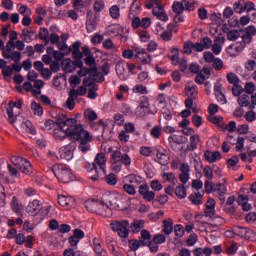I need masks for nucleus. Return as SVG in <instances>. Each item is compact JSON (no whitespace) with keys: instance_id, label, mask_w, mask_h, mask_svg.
I'll return each instance as SVG.
<instances>
[{"instance_id":"1","label":"nucleus","mask_w":256,"mask_h":256,"mask_svg":"<svg viewBox=\"0 0 256 256\" xmlns=\"http://www.w3.org/2000/svg\"><path fill=\"white\" fill-rule=\"evenodd\" d=\"M52 135L56 141H63L67 138L70 141H80L78 148L82 153H87L91 149L89 143L93 141V136L85 129H54Z\"/></svg>"},{"instance_id":"2","label":"nucleus","mask_w":256,"mask_h":256,"mask_svg":"<svg viewBox=\"0 0 256 256\" xmlns=\"http://www.w3.org/2000/svg\"><path fill=\"white\" fill-rule=\"evenodd\" d=\"M85 207L90 213H96V215H100L101 217L109 218L113 215V211L109 205L105 204L103 201L87 200Z\"/></svg>"},{"instance_id":"3","label":"nucleus","mask_w":256,"mask_h":256,"mask_svg":"<svg viewBox=\"0 0 256 256\" xmlns=\"http://www.w3.org/2000/svg\"><path fill=\"white\" fill-rule=\"evenodd\" d=\"M107 164V158L104 153H98L92 164H88L86 169L89 173L95 171L96 175L92 176V181H98L101 175L105 174V165Z\"/></svg>"},{"instance_id":"4","label":"nucleus","mask_w":256,"mask_h":256,"mask_svg":"<svg viewBox=\"0 0 256 256\" xmlns=\"http://www.w3.org/2000/svg\"><path fill=\"white\" fill-rule=\"evenodd\" d=\"M145 8L152 9V15H154V17L159 21H163L164 23L169 21V15H167V12L165 11L163 0H148Z\"/></svg>"},{"instance_id":"5","label":"nucleus","mask_w":256,"mask_h":256,"mask_svg":"<svg viewBox=\"0 0 256 256\" xmlns=\"http://www.w3.org/2000/svg\"><path fill=\"white\" fill-rule=\"evenodd\" d=\"M52 171L61 183H71L73 181V173L65 165H54Z\"/></svg>"},{"instance_id":"6","label":"nucleus","mask_w":256,"mask_h":256,"mask_svg":"<svg viewBox=\"0 0 256 256\" xmlns=\"http://www.w3.org/2000/svg\"><path fill=\"white\" fill-rule=\"evenodd\" d=\"M11 162L24 175H33V166L31 165V162H29L27 159L19 156H13L11 158Z\"/></svg>"},{"instance_id":"7","label":"nucleus","mask_w":256,"mask_h":256,"mask_svg":"<svg viewBox=\"0 0 256 256\" xmlns=\"http://www.w3.org/2000/svg\"><path fill=\"white\" fill-rule=\"evenodd\" d=\"M15 49V42L8 41L6 45L4 44V50L2 51V57L4 59H11V61L19 62L23 59L21 52L13 51Z\"/></svg>"},{"instance_id":"8","label":"nucleus","mask_w":256,"mask_h":256,"mask_svg":"<svg viewBox=\"0 0 256 256\" xmlns=\"http://www.w3.org/2000/svg\"><path fill=\"white\" fill-rule=\"evenodd\" d=\"M136 117H147V115H157V106L149 104V102H142L135 110Z\"/></svg>"},{"instance_id":"9","label":"nucleus","mask_w":256,"mask_h":256,"mask_svg":"<svg viewBox=\"0 0 256 256\" xmlns=\"http://www.w3.org/2000/svg\"><path fill=\"white\" fill-rule=\"evenodd\" d=\"M110 227L112 231L118 233L119 237H122L123 239L129 237V221H114L110 224Z\"/></svg>"},{"instance_id":"10","label":"nucleus","mask_w":256,"mask_h":256,"mask_svg":"<svg viewBox=\"0 0 256 256\" xmlns=\"http://www.w3.org/2000/svg\"><path fill=\"white\" fill-rule=\"evenodd\" d=\"M56 125L59 129H83V126H77V120L74 118H67V115H62L56 120Z\"/></svg>"},{"instance_id":"11","label":"nucleus","mask_w":256,"mask_h":256,"mask_svg":"<svg viewBox=\"0 0 256 256\" xmlns=\"http://www.w3.org/2000/svg\"><path fill=\"white\" fill-rule=\"evenodd\" d=\"M134 57L138 63L142 65H148L151 62V54L145 50V48H135Z\"/></svg>"},{"instance_id":"12","label":"nucleus","mask_w":256,"mask_h":256,"mask_svg":"<svg viewBox=\"0 0 256 256\" xmlns=\"http://www.w3.org/2000/svg\"><path fill=\"white\" fill-rule=\"evenodd\" d=\"M114 120V121H113ZM113 120H100L98 121V127H107L108 124H111L112 127H115V125H117L118 127H123V125H125V118L123 117V115L116 113L113 117Z\"/></svg>"},{"instance_id":"13","label":"nucleus","mask_w":256,"mask_h":256,"mask_svg":"<svg viewBox=\"0 0 256 256\" xmlns=\"http://www.w3.org/2000/svg\"><path fill=\"white\" fill-rule=\"evenodd\" d=\"M91 73L93 75V80L94 81H105V78H103V74L97 72V68L94 67L92 69L85 68L83 66L80 67V70L78 71V76L79 77H87Z\"/></svg>"},{"instance_id":"14","label":"nucleus","mask_w":256,"mask_h":256,"mask_svg":"<svg viewBox=\"0 0 256 256\" xmlns=\"http://www.w3.org/2000/svg\"><path fill=\"white\" fill-rule=\"evenodd\" d=\"M245 47H247V44L242 40L228 46L226 48V52L228 53V55H230V57H237L238 55H241Z\"/></svg>"},{"instance_id":"15","label":"nucleus","mask_w":256,"mask_h":256,"mask_svg":"<svg viewBox=\"0 0 256 256\" xmlns=\"http://www.w3.org/2000/svg\"><path fill=\"white\" fill-rule=\"evenodd\" d=\"M97 29V14L93 10H88L86 14L87 33H93Z\"/></svg>"},{"instance_id":"16","label":"nucleus","mask_w":256,"mask_h":256,"mask_svg":"<svg viewBox=\"0 0 256 256\" xmlns=\"http://www.w3.org/2000/svg\"><path fill=\"white\" fill-rule=\"evenodd\" d=\"M141 2L139 0H134L130 5V9L128 12V19L130 21H135V19H139V15H141Z\"/></svg>"},{"instance_id":"17","label":"nucleus","mask_w":256,"mask_h":256,"mask_svg":"<svg viewBox=\"0 0 256 256\" xmlns=\"http://www.w3.org/2000/svg\"><path fill=\"white\" fill-rule=\"evenodd\" d=\"M61 66L65 73H73L76 67H83V61L74 62L70 58H66L62 60Z\"/></svg>"},{"instance_id":"18","label":"nucleus","mask_w":256,"mask_h":256,"mask_svg":"<svg viewBox=\"0 0 256 256\" xmlns=\"http://www.w3.org/2000/svg\"><path fill=\"white\" fill-rule=\"evenodd\" d=\"M75 151V146L73 144H68L63 146L59 150L60 159L64 161H71L73 159V152Z\"/></svg>"},{"instance_id":"19","label":"nucleus","mask_w":256,"mask_h":256,"mask_svg":"<svg viewBox=\"0 0 256 256\" xmlns=\"http://www.w3.org/2000/svg\"><path fill=\"white\" fill-rule=\"evenodd\" d=\"M131 27L132 29H149V27H151V18H135V20L131 22Z\"/></svg>"},{"instance_id":"20","label":"nucleus","mask_w":256,"mask_h":256,"mask_svg":"<svg viewBox=\"0 0 256 256\" xmlns=\"http://www.w3.org/2000/svg\"><path fill=\"white\" fill-rule=\"evenodd\" d=\"M255 35H256V27L253 25H250L244 29V33L241 39L242 41H244L246 45H249V43L253 41V37H255Z\"/></svg>"},{"instance_id":"21","label":"nucleus","mask_w":256,"mask_h":256,"mask_svg":"<svg viewBox=\"0 0 256 256\" xmlns=\"http://www.w3.org/2000/svg\"><path fill=\"white\" fill-rule=\"evenodd\" d=\"M116 75L120 81H127L129 79V73H127V68H125V62H118L116 64Z\"/></svg>"},{"instance_id":"22","label":"nucleus","mask_w":256,"mask_h":256,"mask_svg":"<svg viewBox=\"0 0 256 256\" xmlns=\"http://www.w3.org/2000/svg\"><path fill=\"white\" fill-rule=\"evenodd\" d=\"M156 157L160 165H169V161H171V158L167 155V150L163 148L156 149Z\"/></svg>"},{"instance_id":"23","label":"nucleus","mask_w":256,"mask_h":256,"mask_svg":"<svg viewBox=\"0 0 256 256\" xmlns=\"http://www.w3.org/2000/svg\"><path fill=\"white\" fill-rule=\"evenodd\" d=\"M39 211H41V204L39 203V200H33L26 207V213L32 217H35Z\"/></svg>"},{"instance_id":"24","label":"nucleus","mask_w":256,"mask_h":256,"mask_svg":"<svg viewBox=\"0 0 256 256\" xmlns=\"http://www.w3.org/2000/svg\"><path fill=\"white\" fill-rule=\"evenodd\" d=\"M209 75H211V70L209 68H203L195 78V82L198 85H203L205 83L206 79H209Z\"/></svg>"},{"instance_id":"25","label":"nucleus","mask_w":256,"mask_h":256,"mask_svg":"<svg viewBox=\"0 0 256 256\" xmlns=\"http://www.w3.org/2000/svg\"><path fill=\"white\" fill-rule=\"evenodd\" d=\"M185 93H186L187 97L196 99L197 98V85H195L193 82H188L185 86Z\"/></svg>"},{"instance_id":"26","label":"nucleus","mask_w":256,"mask_h":256,"mask_svg":"<svg viewBox=\"0 0 256 256\" xmlns=\"http://www.w3.org/2000/svg\"><path fill=\"white\" fill-rule=\"evenodd\" d=\"M82 51H83L84 55H86V58L84 59L85 64L88 67H93V65H95V57H93V55H91V51H89V47L84 46L82 48Z\"/></svg>"},{"instance_id":"27","label":"nucleus","mask_w":256,"mask_h":256,"mask_svg":"<svg viewBox=\"0 0 256 256\" xmlns=\"http://www.w3.org/2000/svg\"><path fill=\"white\" fill-rule=\"evenodd\" d=\"M204 157H205L206 161H208V163H215V161H219V159H221V152L206 151L204 153Z\"/></svg>"},{"instance_id":"28","label":"nucleus","mask_w":256,"mask_h":256,"mask_svg":"<svg viewBox=\"0 0 256 256\" xmlns=\"http://www.w3.org/2000/svg\"><path fill=\"white\" fill-rule=\"evenodd\" d=\"M10 205L12 211H14V213H16L17 215H21V213H23V204L19 202V199L16 196L12 198Z\"/></svg>"},{"instance_id":"29","label":"nucleus","mask_w":256,"mask_h":256,"mask_svg":"<svg viewBox=\"0 0 256 256\" xmlns=\"http://www.w3.org/2000/svg\"><path fill=\"white\" fill-rule=\"evenodd\" d=\"M105 11V1L104 0H95L93 3V13L96 17L99 13Z\"/></svg>"},{"instance_id":"30","label":"nucleus","mask_w":256,"mask_h":256,"mask_svg":"<svg viewBox=\"0 0 256 256\" xmlns=\"http://www.w3.org/2000/svg\"><path fill=\"white\" fill-rule=\"evenodd\" d=\"M109 15L112 19L118 21V19H121V8L118 5H112L109 8Z\"/></svg>"},{"instance_id":"31","label":"nucleus","mask_w":256,"mask_h":256,"mask_svg":"<svg viewBox=\"0 0 256 256\" xmlns=\"http://www.w3.org/2000/svg\"><path fill=\"white\" fill-rule=\"evenodd\" d=\"M162 233L164 235H171L173 233V221L171 219L163 220Z\"/></svg>"},{"instance_id":"32","label":"nucleus","mask_w":256,"mask_h":256,"mask_svg":"<svg viewBox=\"0 0 256 256\" xmlns=\"http://www.w3.org/2000/svg\"><path fill=\"white\" fill-rule=\"evenodd\" d=\"M188 199L189 201H191L193 205H201V203H203V193L201 192L192 193L188 197Z\"/></svg>"},{"instance_id":"33","label":"nucleus","mask_w":256,"mask_h":256,"mask_svg":"<svg viewBox=\"0 0 256 256\" xmlns=\"http://www.w3.org/2000/svg\"><path fill=\"white\" fill-rule=\"evenodd\" d=\"M234 233L238 236V237H242L244 239H247V237H249V229H247L246 227H241V226H235L233 228Z\"/></svg>"},{"instance_id":"34","label":"nucleus","mask_w":256,"mask_h":256,"mask_svg":"<svg viewBox=\"0 0 256 256\" xmlns=\"http://www.w3.org/2000/svg\"><path fill=\"white\" fill-rule=\"evenodd\" d=\"M162 179L164 181H168V183H171L173 185H177V183H179V180H177V177L173 172H164L162 174Z\"/></svg>"},{"instance_id":"35","label":"nucleus","mask_w":256,"mask_h":256,"mask_svg":"<svg viewBox=\"0 0 256 256\" xmlns=\"http://www.w3.org/2000/svg\"><path fill=\"white\" fill-rule=\"evenodd\" d=\"M174 193H175L176 197H178V199H185V197H187V189L185 188V186L183 184H179L175 188Z\"/></svg>"},{"instance_id":"36","label":"nucleus","mask_w":256,"mask_h":256,"mask_svg":"<svg viewBox=\"0 0 256 256\" xmlns=\"http://www.w3.org/2000/svg\"><path fill=\"white\" fill-rule=\"evenodd\" d=\"M139 240L142 242V247H146L151 242V233L148 230H142Z\"/></svg>"},{"instance_id":"37","label":"nucleus","mask_w":256,"mask_h":256,"mask_svg":"<svg viewBox=\"0 0 256 256\" xmlns=\"http://www.w3.org/2000/svg\"><path fill=\"white\" fill-rule=\"evenodd\" d=\"M75 92H69V96L66 100V108L69 109V111H73L75 109Z\"/></svg>"},{"instance_id":"38","label":"nucleus","mask_w":256,"mask_h":256,"mask_svg":"<svg viewBox=\"0 0 256 256\" xmlns=\"http://www.w3.org/2000/svg\"><path fill=\"white\" fill-rule=\"evenodd\" d=\"M135 129H125L120 131L118 134V139L121 141V143H127L129 141V133H133Z\"/></svg>"},{"instance_id":"39","label":"nucleus","mask_w":256,"mask_h":256,"mask_svg":"<svg viewBox=\"0 0 256 256\" xmlns=\"http://www.w3.org/2000/svg\"><path fill=\"white\" fill-rule=\"evenodd\" d=\"M136 33L142 43H147L151 39V34L147 30L138 29Z\"/></svg>"},{"instance_id":"40","label":"nucleus","mask_w":256,"mask_h":256,"mask_svg":"<svg viewBox=\"0 0 256 256\" xmlns=\"http://www.w3.org/2000/svg\"><path fill=\"white\" fill-rule=\"evenodd\" d=\"M210 227H221V225H225V218L221 216H215L212 218V221L208 223Z\"/></svg>"},{"instance_id":"41","label":"nucleus","mask_w":256,"mask_h":256,"mask_svg":"<svg viewBox=\"0 0 256 256\" xmlns=\"http://www.w3.org/2000/svg\"><path fill=\"white\" fill-rule=\"evenodd\" d=\"M238 104L240 107H249L251 104V98L247 94H243L238 97Z\"/></svg>"},{"instance_id":"42","label":"nucleus","mask_w":256,"mask_h":256,"mask_svg":"<svg viewBox=\"0 0 256 256\" xmlns=\"http://www.w3.org/2000/svg\"><path fill=\"white\" fill-rule=\"evenodd\" d=\"M33 95H41V89L45 87L43 80H34Z\"/></svg>"},{"instance_id":"43","label":"nucleus","mask_w":256,"mask_h":256,"mask_svg":"<svg viewBox=\"0 0 256 256\" xmlns=\"http://www.w3.org/2000/svg\"><path fill=\"white\" fill-rule=\"evenodd\" d=\"M199 141H201V137L199 135H192L190 137V147H188L189 151H195L197 149V145H199Z\"/></svg>"},{"instance_id":"44","label":"nucleus","mask_w":256,"mask_h":256,"mask_svg":"<svg viewBox=\"0 0 256 256\" xmlns=\"http://www.w3.org/2000/svg\"><path fill=\"white\" fill-rule=\"evenodd\" d=\"M72 6L75 9V11H78L79 13H83L85 9V1L83 0H72Z\"/></svg>"},{"instance_id":"45","label":"nucleus","mask_w":256,"mask_h":256,"mask_svg":"<svg viewBox=\"0 0 256 256\" xmlns=\"http://www.w3.org/2000/svg\"><path fill=\"white\" fill-rule=\"evenodd\" d=\"M122 156H123V154L119 150L112 152L111 158H110V163H112V165H117V163H120Z\"/></svg>"},{"instance_id":"46","label":"nucleus","mask_w":256,"mask_h":256,"mask_svg":"<svg viewBox=\"0 0 256 256\" xmlns=\"http://www.w3.org/2000/svg\"><path fill=\"white\" fill-rule=\"evenodd\" d=\"M235 13H245V0H239L233 4Z\"/></svg>"},{"instance_id":"47","label":"nucleus","mask_w":256,"mask_h":256,"mask_svg":"<svg viewBox=\"0 0 256 256\" xmlns=\"http://www.w3.org/2000/svg\"><path fill=\"white\" fill-rule=\"evenodd\" d=\"M17 11L20 13V15H23L24 17L27 15H32L31 9L27 5L18 4L17 5Z\"/></svg>"},{"instance_id":"48","label":"nucleus","mask_w":256,"mask_h":256,"mask_svg":"<svg viewBox=\"0 0 256 256\" xmlns=\"http://www.w3.org/2000/svg\"><path fill=\"white\" fill-rule=\"evenodd\" d=\"M97 91H99V86L97 84L90 86L88 90V99H97V97H99Z\"/></svg>"},{"instance_id":"49","label":"nucleus","mask_w":256,"mask_h":256,"mask_svg":"<svg viewBox=\"0 0 256 256\" xmlns=\"http://www.w3.org/2000/svg\"><path fill=\"white\" fill-rule=\"evenodd\" d=\"M93 243H94V251L96 255L105 256V253L103 252V247L101 246V242H99V239L94 238Z\"/></svg>"},{"instance_id":"50","label":"nucleus","mask_w":256,"mask_h":256,"mask_svg":"<svg viewBox=\"0 0 256 256\" xmlns=\"http://www.w3.org/2000/svg\"><path fill=\"white\" fill-rule=\"evenodd\" d=\"M108 201L112 209H119V198L115 194L108 196Z\"/></svg>"},{"instance_id":"51","label":"nucleus","mask_w":256,"mask_h":256,"mask_svg":"<svg viewBox=\"0 0 256 256\" xmlns=\"http://www.w3.org/2000/svg\"><path fill=\"white\" fill-rule=\"evenodd\" d=\"M31 109L34 115H37L38 117H41V115H43V107H41V104L37 102H32Z\"/></svg>"},{"instance_id":"52","label":"nucleus","mask_w":256,"mask_h":256,"mask_svg":"<svg viewBox=\"0 0 256 256\" xmlns=\"http://www.w3.org/2000/svg\"><path fill=\"white\" fill-rule=\"evenodd\" d=\"M144 225H145V222H143V220H136L131 224V229L133 233H139V231L143 229Z\"/></svg>"},{"instance_id":"53","label":"nucleus","mask_w":256,"mask_h":256,"mask_svg":"<svg viewBox=\"0 0 256 256\" xmlns=\"http://www.w3.org/2000/svg\"><path fill=\"white\" fill-rule=\"evenodd\" d=\"M226 79L228 81V83H230V85H237L239 84V76H237V74L230 72L226 75Z\"/></svg>"},{"instance_id":"54","label":"nucleus","mask_w":256,"mask_h":256,"mask_svg":"<svg viewBox=\"0 0 256 256\" xmlns=\"http://www.w3.org/2000/svg\"><path fill=\"white\" fill-rule=\"evenodd\" d=\"M208 121L210 123H213L216 127H219L221 123H223V117L222 116H215V114L209 115L208 116Z\"/></svg>"},{"instance_id":"55","label":"nucleus","mask_w":256,"mask_h":256,"mask_svg":"<svg viewBox=\"0 0 256 256\" xmlns=\"http://www.w3.org/2000/svg\"><path fill=\"white\" fill-rule=\"evenodd\" d=\"M104 181L105 183H107V185H111V186L117 185V181H118L117 175L110 173L105 176Z\"/></svg>"},{"instance_id":"56","label":"nucleus","mask_w":256,"mask_h":256,"mask_svg":"<svg viewBox=\"0 0 256 256\" xmlns=\"http://www.w3.org/2000/svg\"><path fill=\"white\" fill-rule=\"evenodd\" d=\"M244 91L247 95H253L256 91V85L253 82H246L244 85Z\"/></svg>"},{"instance_id":"57","label":"nucleus","mask_w":256,"mask_h":256,"mask_svg":"<svg viewBox=\"0 0 256 256\" xmlns=\"http://www.w3.org/2000/svg\"><path fill=\"white\" fill-rule=\"evenodd\" d=\"M174 234H175V237H177L178 239H181V237L185 235V227H183V225L181 224H176L174 226Z\"/></svg>"},{"instance_id":"58","label":"nucleus","mask_w":256,"mask_h":256,"mask_svg":"<svg viewBox=\"0 0 256 256\" xmlns=\"http://www.w3.org/2000/svg\"><path fill=\"white\" fill-rule=\"evenodd\" d=\"M49 30L47 28H40L39 39L44 41V43H49Z\"/></svg>"},{"instance_id":"59","label":"nucleus","mask_w":256,"mask_h":256,"mask_svg":"<svg viewBox=\"0 0 256 256\" xmlns=\"http://www.w3.org/2000/svg\"><path fill=\"white\" fill-rule=\"evenodd\" d=\"M238 37H241V32H239V30H230L227 32L228 41H237Z\"/></svg>"},{"instance_id":"60","label":"nucleus","mask_w":256,"mask_h":256,"mask_svg":"<svg viewBox=\"0 0 256 256\" xmlns=\"http://www.w3.org/2000/svg\"><path fill=\"white\" fill-rule=\"evenodd\" d=\"M133 93H140V95H147L149 91L147 90L146 86H143V84H137L133 87Z\"/></svg>"},{"instance_id":"61","label":"nucleus","mask_w":256,"mask_h":256,"mask_svg":"<svg viewBox=\"0 0 256 256\" xmlns=\"http://www.w3.org/2000/svg\"><path fill=\"white\" fill-rule=\"evenodd\" d=\"M172 9L174 13L181 15V13L184 11L183 0L181 2H174L172 4Z\"/></svg>"},{"instance_id":"62","label":"nucleus","mask_w":256,"mask_h":256,"mask_svg":"<svg viewBox=\"0 0 256 256\" xmlns=\"http://www.w3.org/2000/svg\"><path fill=\"white\" fill-rule=\"evenodd\" d=\"M84 117L85 119H87L88 121H96L97 119V113H95V111L91 110V109H87L84 112Z\"/></svg>"},{"instance_id":"63","label":"nucleus","mask_w":256,"mask_h":256,"mask_svg":"<svg viewBox=\"0 0 256 256\" xmlns=\"http://www.w3.org/2000/svg\"><path fill=\"white\" fill-rule=\"evenodd\" d=\"M58 203L61 207H69V205H71V198L67 196H58Z\"/></svg>"},{"instance_id":"64","label":"nucleus","mask_w":256,"mask_h":256,"mask_svg":"<svg viewBox=\"0 0 256 256\" xmlns=\"http://www.w3.org/2000/svg\"><path fill=\"white\" fill-rule=\"evenodd\" d=\"M171 52L173 53L171 56L172 65H179V49L173 48Z\"/></svg>"}]
</instances>
